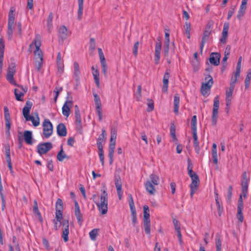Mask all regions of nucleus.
Returning <instances> with one entry per match:
<instances>
[{"label": "nucleus", "instance_id": "1", "mask_svg": "<svg viewBox=\"0 0 251 251\" xmlns=\"http://www.w3.org/2000/svg\"><path fill=\"white\" fill-rule=\"evenodd\" d=\"M15 9L12 7L10 8L8 14L7 35L8 39L11 40L13 37L14 30L15 29V34L21 36L22 34V25L20 22L15 24Z\"/></svg>", "mask_w": 251, "mask_h": 251}, {"label": "nucleus", "instance_id": "2", "mask_svg": "<svg viewBox=\"0 0 251 251\" xmlns=\"http://www.w3.org/2000/svg\"><path fill=\"white\" fill-rule=\"evenodd\" d=\"M159 183V177L158 176L152 174L150 176L149 179L145 183L146 191L151 195H154L156 192L155 187Z\"/></svg>", "mask_w": 251, "mask_h": 251}, {"label": "nucleus", "instance_id": "3", "mask_svg": "<svg viewBox=\"0 0 251 251\" xmlns=\"http://www.w3.org/2000/svg\"><path fill=\"white\" fill-rule=\"evenodd\" d=\"M41 45V37L39 34H36L35 38L33 40L32 43L30 45V48L35 46L36 50L34 51V54L35 60L43 59V54L40 49Z\"/></svg>", "mask_w": 251, "mask_h": 251}, {"label": "nucleus", "instance_id": "4", "mask_svg": "<svg viewBox=\"0 0 251 251\" xmlns=\"http://www.w3.org/2000/svg\"><path fill=\"white\" fill-rule=\"evenodd\" d=\"M102 192L100 196V202L96 201L94 200L101 214H105L107 212V205H108V196L107 194L106 193L105 190H102Z\"/></svg>", "mask_w": 251, "mask_h": 251}, {"label": "nucleus", "instance_id": "5", "mask_svg": "<svg viewBox=\"0 0 251 251\" xmlns=\"http://www.w3.org/2000/svg\"><path fill=\"white\" fill-rule=\"evenodd\" d=\"M42 137L46 139L49 138L51 136L53 132L52 124L49 119H46L42 123Z\"/></svg>", "mask_w": 251, "mask_h": 251}, {"label": "nucleus", "instance_id": "6", "mask_svg": "<svg viewBox=\"0 0 251 251\" xmlns=\"http://www.w3.org/2000/svg\"><path fill=\"white\" fill-rule=\"evenodd\" d=\"M205 80H207V81L205 83H202L201 87V93L203 96L208 95V92L210 91L213 83V78L210 75L206 77Z\"/></svg>", "mask_w": 251, "mask_h": 251}, {"label": "nucleus", "instance_id": "7", "mask_svg": "<svg viewBox=\"0 0 251 251\" xmlns=\"http://www.w3.org/2000/svg\"><path fill=\"white\" fill-rule=\"evenodd\" d=\"M23 114L26 121H31L34 126H37L40 124V119L37 114L34 117L30 115V111H23Z\"/></svg>", "mask_w": 251, "mask_h": 251}, {"label": "nucleus", "instance_id": "8", "mask_svg": "<svg viewBox=\"0 0 251 251\" xmlns=\"http://www.w3.org/2000/svg\"><path fill=\"white\" fill-rule=\"evenodd\" d=\"M192 182L190 184V196L192 198L198 188L200 180L198 176L196 174L191 177Z\"/></svg>", "mask_w": 251, "mask_h": 251}, {"label": "nucleus", "instance_id": "9", "mask_svg": "<svg viewBox=\"0 0 251 251\" xmlns=\"http://www.w3.org/2000/svg\"><path fill=\"white\" fill-rule=\"evenodd\" d=\"M15 65L14 64H11L9 66L7 71V74L6 76L7 80L12 85L14 86L17 85L16 81L14 79L13 76L15 73Z\"/></svg>", "mask_w": 251, "mask_h": 251}, {"label": "nucleus", "instance_id": "10", "mask_svg": "<svg viewBox=\"0 0 251 251\" xmlns=\"http://www.w3.org/2000/svg\"><path fill=\"white\" fill-rule=\"evenodd\" d=\"M115 185L116 187L117 192L119 200H121L123 195L122 189V183L121 177L119 174H116L114 176Z\"/></svg>", "mask_w": 251, "mask_h": 251}, {"label": "nucleus", "instance_id": "11", "mask_svg": "<svg viewBox=\"0 0 251 251\" xmlns=\"http://www.w3.org/2000/svg\"><path fill=\"white\" fill-rule=\"evenodd\" d=\"M52 147V144L50 142L39 144L37 146L38 152L40 155L45 154L50 151Z\"/></svg>", "mask_w": 251, "mask_h": 251}, {"label": "nucleus", "instance_id": "12", "mask_svg": "<svg viewBox=\"0 0 251 251\" xmlns=\"http://www.w3.org/2000/svg\"><path fill=\"white\" fill-rule=\"evenodd\" d=\"M16 86L17 87L15 89V95L18 100H21L22 98L27 91V89L26 87H24L23 86L18 85L17 84Z\"/></svg>", "mask_w": 251, "mask_h": 251}, {"label": "nucleus", "instance_id": "13", "mask_svg": "<svg viewBox=\"0 0 251 251\" xmlns=\"http://www.w3.org/2000/svg\"><path fill=\"white\" fill-rule=\"evenodd\" d=\"M69 233V225L68 221H64L62 224V237L65 242L68 241V234Z\"/></svg>", "mask_w": 251, "mask_h": 251}, {"label": "nucleus", "instance_id": "14", "mask_svg": "<svg viewBox=\"0 0 251 251\" xmlns=\"http://www.w3.org/2000/svg\"><path fill=\"white\" fill-rule=\"evenodd\" d=\"M161 47V42L160 41L158 40L156 42L155 47L154 62L156 64H158L159 62Z\"/></svg>", "mask_w": 251, "mask_h": 251}, {"label": "nucleus", "instance_id": "15", "mask_svg": "<svg viewBox=\"0 0 251 251\" xmlns=\"http://www.w3.org/2000/svg\"><path fill=\"white\" fill-rule=\"evenodd\" d=\"M170 71L169 70H167L164 75L163 78V86L162 88V91L164 93H167L168 91L169 79L170 76Z\"/></svg>", "mask_w": 251, "mask_h": 251}, {"label": "nucleus", "instance_id": "16", "mask_svg": "<svg viewBox=\"0 0 251 251\" xmlns=\"http://www.w3.org/2000/svg\"><path fill=\"white\" fill-rule=\"evenodd\" d=\"M221 55L217 52H212L209 57V61L211 64L218 66L220 64Z\"/></svg>", "mask_w": 251, "mask_h": 251}, {"label": "nucleus", "instance_id": "17", "mask_svg": "<svg viewBox=\"0 0 251 251\" xmlns=\"http://www.w3.org/2000/svg\"><path fill=\"white\" fill-rule=\"evenodd\" d=\"M98 53L102 67V72L105 75L106 73V65L104 54L100 48L98 49Z\"/></svg>", "mask_w": 251, "mask_h": 251}, {"label": "nucleus", "instance_id": "18", "mask_svg": "<svg viewBox=\"0 0 251 251\" xmlns=\"http://www.w3.org/2000/svg\"><path fill=\"white\" fill-rule=\"evenodd\" d=\"M4 42L2 39H0V74L1 73L3 67V58L4 50Z\"/></svg>", "mask_w": 251, "mask_h": 251}, {"label": "nucleus", "instance_id": "19", "mask_svg": "<svg viewBox=\"0 0 251 251\" xmlns=\"http://www.w3.org/2000/svg\"><path fill=\"white\" fill-rule=\"evenodd\" d=\"M5 159L7 163V166L10 171H12V166L10 157V149L9 145L5 146Z\"/></svg>", "mask_w": 251, "mask_h": 251}, {"label": "nucleus", "instance_id": "20", "mask_svg": "<svg viewBox=\"0 0 251 251\" xmlns=\"http://www.w3.org/2000/svg\"><path fill=\"white\" fill-rule=\"evenodd\" d=\"M5 159L7 163V166L10 171H12V166L10 157V149L9 145L5 146Z\"/></svg>", "mask_w": 251, "mask_h": 251}, {"label": "nucleus", "instance_id": "21", "mask_svg": "<svg viewBox=\"0 0 251 251\" xmlns=\"http://www.w3.org/2000/svg\"><path fill=\"white\" fill-rule=\"evenodd\" d=\"M169 36H170V34L168 32H165V41L164 42V55L165 57H168V54H169V44H170Z\"/></svg>", "mask_w": 251, "mask_h": 251}, {"label": "nucleus", "instance_id": "22", "mask_svg": "<svg viewBox=\"0 0 251 251\" xmlns=\"http://www.w3.org/2000/svg\"><path fill=\"white\" fill-rule=\"evenodd\" d=\"M57 133L59 136H65L67 135V130L65 125L60 123L57 126Z\"/></svg>", "mask_w": 251, "mask_h": 251}, {"label": "nucleus", "instance_id": "23", "mask_svg": "<svg viewBox=\"0 0 251 251\" xmlns=\"http://www.w3.org/2000/svg\"><path fill=\"white\" fill-rule=\"evenodd\" d=\"M117 134H116V131L114 129L112 130L111 132V155L114 152V148H115V145L116 142V139ZM112 157V155H111V158Z\"/></svg>", "mask_w": 251, "mask_h": 251}, {"label": "nucleus", "instance_id": "24", "mask_svg": "<svg viewBox=\"0 0 251 251\" xmlns=\"http://www.w3.org/2000/svg\"><path fill=\"white\" fill-rule=\"evenodd\" d=\"M75 214L76 218L77 221L79 222H82V215L80 212L79 206L77 201L75 202Z\"/></svg>", "mask_w": 251, "mask_h": 251}, {"label": "nucleus", "instance_id": "25", "mask_svg": "<svg viewBox=\"0 0 251 251\" xmlns=\"http://www.w3.org/2000/svg\"><path fill=\"white\" fill-rule=\"evenodd\" d=\"M24 136L25 142L28 145H32V133L31 131L25 130L24 132Z\"/></svg>", "mask_w": 251, "mask_h": 251}, {"label": "nucleus", "instance_id": "26", "mask_svg": "<svg viewBox=\"0 0 251 251\" xmlns=\"http://www.w3.org/2000/svg\"><path fill=\"white\" fill-rule=\"evenodd\" d=\"M234 88V84L230 83V87L226 93V105H228L231 99L232 92Z\"/></svg>", "mask_w": 251, "mask_h": 251}, {"label": "nucleus", "instance_id": "27", "mask_svg": "<svg viewBox=\"0 0 251 251\" xmlns=\"http://www.w3.org/2000/svg\"><path fill=\"white\" fill-rule=\"evenodd\" d=\"M228 24H225L222 32V37L220 39V41L223 43H225L226 39L228 35Z\"/></svg>", "mask_w": 251, "mask_h": 251}, {"label": "nucleus", "instance_id": "28", "mask_svg": "<svg viewBox=\"0 0 251 251\" xmlns=\"http://www.w3.org/2000/svg\"><path fill=\"white\" fill-rule=\"evenodd\" d=\"M91 69L95 82L97 86L99 87L100 85L99 71L97 69H95L94 66H92Z\"/></svg>", "mask_w": 251, "mask_h": 251}, {"label": "nucleus", "instance_id": "29", "mask_svg": "<svg viewBox=\"0 0 251 251\" xmlns=\"http://www.w3.org/2000/svg\"><path fill=\"white\" fill-rule=\"evenodd\" d=\"M68 35V30L66 26L63 25L59 29V36L62 40L66 39Z\"/></svg>", "mask_w": 251, "mask_h": 251}, {"label": "nucleus", "instance_id": "30", "mask_svg": "<svg viewBox=\"0 0 251 251\" xmlns=\"http://www.w3.org/2000/svg\"><path fill=\"white\" fill-rule=\"evenodd\" d=\"M193 134V138L194 139V146L195 151L198 153L199 152V142L198 141V136H197V132H192Z\"/></svg>", "mask_w": 251, "mask_h": 251}, {"label": "nucleus", "instance_id": "31", "mask_svg": "<svg viewBox=\"0 0 251 251\" xmlns=\"http://www.w3.org/2000/svg\"><path fill=\"white\" fill-rule=\"evenodd\" d=\"M170 134L173 141L176 144L177 139L176 135V126L173 123H171L170 126Z\"/></svg>", "mask_w": 251, "mask_h": 251}, {"label": "nucleus", "instance_id": "32", "mask_svg": "<svg viewBox=\"0 0 251 251\" xmlns=\"http://www.w3.org/2000/svg\"><path fill=\"white\" fill-rule=\"evenodd\" d=\"M75 125L78 128H81V118L80 111L75 112Z\"/></svg>", "mask_w": 251, "mask_h": 251}, {"label": "nucleus", "instance_id": "33", "mask_svg": "<svg viewBox=\"0 0 251 251\" xmlns=\"http://www.w3.org/2000/svg\"><path fill=\"white\" fill-rule=\"evenodd\" d=\"M105 136V130L104 129L102 130L101 134L99 136L97 140V146L98 149H100L102 145V142H103Z\"/></svg>", "mask_w": 251, "mask_h": 251}, {"label": "nucleus", "instance_id": "34", "mask_svg": "<svg viewBox=\"0 0 251 251\" xmlns=\"http://www.w3.org/2000/svg\"><path fill=\"white\" fill-rule=\"evenodd\" d=\"M74 74L76 79H78L80 75L78 64L75 62L74 63Z\"/></svg>", "mask_w": 251, "mask_h": 251}, {"label": "nucleus", "instance_id": "35", "mask_svg": "<svg viewBox=\"0 0 251 251\" xmlns=\"http://www.w3.org/2000/svg\"><path fill=\"white\" fill-rule=\"evenodd\" d=\"M215 194L216 203V206H217L218 211V214H219V216H221L222 214V213L223 212V207L221 205L220 201H219L218 194L217 193H216V192H215Z\"/></svg>", "mask_w": 251, "mask_h": 251}, {"label": "nucleus", "instance_id": "36", "mask_svg": "<svg viewBox=\"0 0 251 251\" xmlns=\"http://www.w3.org/2000/svg\"><path fill=\"white\" fill-rule=\"evenodd\" d=\"M93 95L94 97V101L96 108L97 110H99L101 106V102L100 97L96 93H94Z\"/></svg>", "mask_w": 251, "mask_h": 251}, {"label": "nucleus", "instance_id": "37", "mask_svg": "<svg viewBox=\"0 0 251 251\" xmlns=\"http://www.w3.org/2000/svg\"><path fill=\"white\" fill-rule=\"evenodd\" d=\"M144 227L145 232L149 234L151 232V221L150 220H143Z\"/></svg>", "mask_w": 251, "mask_h": 251}, {"label": "nucleus", "instance_id": "38", "mask_svg": "<svg viewBox=\"0 0 251 251\" xmlns=\"http://www.w3.org/2000/svg\"><path fill=\"white\" fill-rule=\"evenodd\" d=\"M240 70H241V68H236V72L234 74V75L232 76V77L231 78L230 83L235 84V83L237 82V78L240 76Z\"/></svg>", "mask_w": 251, "mask_h": 251}, {"label": "nucleus", "instance_id": "39", "mask_svg": "<svg viewBox=\"0 0 251 251\" xmlns=\"http://www.w3.org/2000/svg\"><path fill=\"white\" fill-rule=\"evenodd\" d=\"M99 231V229H98V228H94L93 230H92L91 231H90L89 234L90 238L92 240H93V241L96 240V237H97V235H98Z\"/></svg>", "mask_w": 251, "mask_h": 251}, {"label": "nucleus", "instance_id": "40", "mask_svg": "<svg viewBox=\"0 0 251 251\" xmlns=\"http://www.w3.org/2000/svg\"><path fill=\"white\" fill-rule=\"evenodd\" d=\"M197 116L194 115L192 117L191 122L192 132L197 131Z\"/></svg>", "mask_w": 251, "mask_h": 251}, {"label": "nucleus", "instance_id": "41", "mask_svg": "<svg viewBox=\"0 0 251 251\" xmlns=\"http://www.w3.org/2000/svg\"><path fill=\"white\" fill-rule=\"evenodd\" d=\"M144 210V219L143 220H150V212L148 206L144 205L143 206Z\"/></svg>", "mask_w": 251, "mask_h": 251}, {"label": "nucleus", "instance_id": "42", "mask_svg": "<svg viewBox=\"0 0 251 251\" xmlns=\"http://www.w3.org/2000/svg\"><path fill=\"white\" fill-rule=\"evenodd\" d=\"M185 33L187 34L188 38H190L191 24L190 23L186 22L184 26Z\"/></svg>", "mask_w": 251, "mask_h": 251}, {"label": "nucleus", "instance_id": "43", "mask_svg": "<svg viewBox=\"0 0 251 251\" xmlns=\"http://www.w3.org/2000/svg\"><path fill=\"white\" fill-rule=\"evenodd\" d=\"M78 9L77 12V19L80 20L81 19L82 16L83 3L78 2Z\"/></svg>", "mask_w": 251, "mask_h": 251}, {"label": "nucleus", "instance_id": "44", "mask_svg": "<svg viewBox=\"0 0 251 251\" xmlns=\"http://www.w3.org/2000/svg\"><path fill=\"white\" fill-rule=\"evenodd\" d=\"M73 104L72 100H67L63 105L62 110H70L72 108Z\"/></svg>", "mask_w": 251, "mask_h": 251}, {"label": "nucleus", "instance_id": "45", "mask_svg": "<svg viewBox=\"0 0 251 251\" xmlns=\"http://www.w3.org/2000/svg\"><path fill=\"white\" fill-rule=\"evenodd\" d=\"M67 157L66 154L64 153L63 151V149L57 153V158L59 161H62L65 158Z\"/></svg>", "mask_w": 251, "mask_h": 251}, {"label": "nucleus", "instance_id": "46", "mask_svg": "<svg viewBox=\"0 0 251 251\" xmlns=\"http://www.w3.org/2000/svg\"><path fill=\"white\" fill-rule=\"evenodd\" d=\"M179 104V97L178 95H175L174 96V110H178Z\"/></svg>", "mask_w": 251, "mask_h": 251}, {"label": "nucleus", "instance_id": "47", "mask_svg": "<svg viewBox=\"0 0 251 251\" xmlns=\"http://www.w3.org/2000/svg\"><path fill=\"white\" fill-rule=\"evenodd\" d=\"M129 198V205L130 207V211H136V209L135 207L134 203L132 196L131 195L129 194L128 195Z\"/></svg>", "mask_w": 251, "mask_h": 251}, {"label": "nucleus", "instance_id": "48", "mask_svg": "<svg viewBox=\"0 0 251 251\" xmlns=\"http://www.w3.org/2000/svg\"><path fill=\"white\" fill-rule=\"evenodd\" d=\"M33 212L34 214L37 215L39 217H41V214L38 208V203L37 201H34V205L33 207Z\"/></svg>", "mask_w": 251, "mask_h": 251}, {"label": "nucleus", "instance_id": "49", "mask_svg": "<svg viewBox=\"0 0 251 251\" xmlns=\"http://www.w3.org/2000/svg\"><path fill=\"white\" fill-rule=\"evenodd\" d=\"M59 210V213L63 210V202L60 199H58L56 202V210Z\"/></svg>", "mask_w": 251, "mask_h": 251}, {"label": "nucleus", "instance_id": "50", "mask_svg": "<svg viewBox=\"0 0 251 251\" xmlns=\"http://www.w3.org/2000/svg\"><path fill=\"white\" fill-rule=\"evenodd\" d=\"M141 91H142V87L141 85H138L137 86V89L136 92H135L134 96L136 98V99L137 100H139L141 97Z\"/></svg>", "mask_w": 251, "mask_h": 251}, {"label": "nucleus", "instance_id": "51", "mask_svg": "<svg viewBox=\"0 0 251 251\" xmlns=\"http://www.w3.org/2000/svg\"><path fill=\"white\" fill-rule=\"evenodd\" d=\"M215 244L216 249H221L222 241L221 239H220V236L218 235H216L215 237Z\"/></svg>", "mask_w": 251, "mask_h": 251}, {"label": "nucleus", "instance_id": "52", "mask_svg": "<svg viewBox=\"0 0 251 251\" xmlns=\"http://www.w3.org/2000/svg\"><path fill=\"white\" fill-rule=\"evenodd\" d=\"M250 178H242L241 186L242 188H244V191H246V188L248 187Z\"/></svg>", "mask_w": 251, "mask_h": 251}, {"label": "nucleus", "instance_id": "53", "mask_svg": "<svg viewBox=\"0 0 251 251\" xmlns=\"http://www.w3.org/2000/svg\"><path fill=\"white\" fill-rule=\"evenodd\" d=\"M218 117V111H213L212 122L213 125H216Z\"/></svg>", "mask_w": 251, "mask_h": 251}, {"label": "nucleus", "instance_id": "54", "mask_svg": "<svg viewBox=\"0 0 251 251\" xmlns=\"http://www.w3.org/2000/svg\"><path fill=\"white\" fill-rule=\"evenodd\" d=\"M43 59H37L35 60V65L37 71H40L42 65Z\"/></svg>", "mask_w": 251, "mask_h": 251}, {"label": "nucleus", "instance_id": "55", "mask_svg": "<svg viewBox=\"0 0 251 251\" xmlns=\"http://www.w3.org/2000/svg\"><path fill=\"white\" fill-rule=\"evenodd\" d=\"M53 19V14L52 13H50L47 19V26L49 29L52 26V22Z\"/></svg>", "mask_w": 251, "mask_h": 251}, {"label": "nucleus", "instance_id": "56", "mask_svg": "<svg viewBox=\"0 0 251 251\" xmlns=\"http://www.w3.org/2000/svg\"><path fill=\"white\" fill-rule=\"evenodd\" d=\"M251 78V72H249L248 73L246 78L245 79V87L246 88L249 87L250 82Z\"/></svg>", "mask_w": 251, "mask_h": 251}, {"label": "nucleus", "instance_id": "57", "mask_svg": "<svg viewBox=\"0 0 251 251\" xmlns=\"http://www.w3.org/2000/svg\"><path fill=\"white\" fill-rule=\"evenodd\" d=\"M209 37H206L205 36H202L201 46H200V49H201V53H202V50L203 49V47L204 46V44L206 43V42L208 40Z\"/></svg>", "mask_w": 251, "mask_h": 251}, {"label": "nucleus", "instance_id": "58", "mask_svg": "<svg viewBox=\"0 0 251 251\" xmlns=\"http://www.w3.org/2000/svg\"><path fill=\"white\" fill-rule=\"evenodd\" d=\"M131 216L132 222L133 226H135L137 223L136 212V211H131Z\"/></svg>", "mask_w": 251, "mask_h": 251}, {"label": "nucleus", "instance_id": "59", "mask_svg": "<svg viewBox=\"0 0 251 251\" xmlns=\"http://www.w3.org/2000/svg\"><path fill=\"white\" fill-rule=\"evenodd\" d=\"M219 107V100L218 97H216L214 100V105L213 110H218Z\"/></svg>", "mask_w": 251, "mask_h": 251}, {"label": "nucleus", "instance_id": "60", "mask_svg": "<svg viewBox=\"0 0 251 251\" xmlns=\"http://www.w3.org/2000/svg\"><path fill=\"white\" fill-rule=\"evenodd\" d=\"M212 157L213 159V162L216 164L218 163V161L217 150L212 151Z\"/></svg>", "mask_w": 251, "mask_h": 251}, {"label": "nucleus", "instance_id": "61", "mask_svg": "<svg viewBox=\"0 0 251 251\" xmlns=\"http://www.w3.org/2000/svg\"><path fill=\"white\" fill-rule=\"evenodd\" d=\"M11 127V123L10 122H5V128H6V134L9 136L10 134V129Z\"/></svg>", "mask_w": 251, "mask_h": 251}, {"label": "nucleus", "instance_id": "62", "mask_svg": "<svg viewBox=\"0 0 251 251\" xmlns=\"http://www.w3.org/2000/svg\"><path fill=\"white\" fill-rule=\"evenodd\" d=\"M99 150V155L100 157V161L102 164V165L103 164V160H104V156L103 154V151H102V147H101L100 149Z\"/></svg>", "mask_w": 251, "mask_h": 251}, {"label": "nucleus", "instance_id": "63", "mask_svg": "<svg viewBox=\"0 0 251 251\" xmlns=\"http://www.w3.org/2000/svg\"><path fill=\"white\" fill-rule=\"evenodd\" d=\"M235 8H236L235 6H232L231 7L230 9L229 10V11L228 12V15H227V19L228 20H229L232 16L234 12Z\"/></svg>", "mask_w": 251, "mask_h": 251}, {"label": "nucleus", "instance_id": "64", "mask_svg": "<svg viewBox=\"0 0 251 251\" xmlns=\"http://www.w3.org/2000/svg\"><path fill=\"white\" fill-rule=\"evenodd\" d=\"M211 30L210 29V27L207 26L203 32V35L209 37L211 34Z\"/></svg>", "mask_w": 251, "mask_h": 251}]
</instances>
